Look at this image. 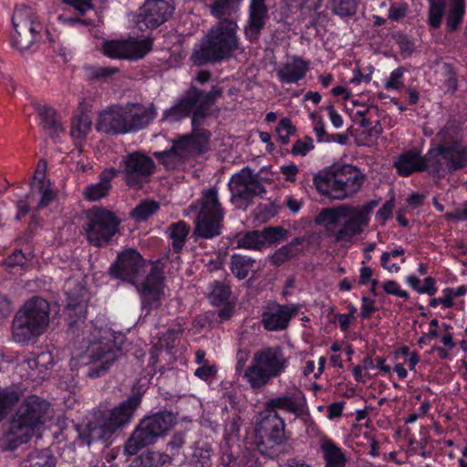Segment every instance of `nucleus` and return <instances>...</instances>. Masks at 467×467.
I'll use <instances>...</instances> for the list:
<instances>
[{
    "instance_id": "e2e57ef3",
    "label": "nucleus",
    "mask_w": 467,
    "mask_h": 467,
    "mask_svg": "<svg viewBox=\"0 0 467 467\" xmlns=\"http://www.w3.org/2000/svg\"><path fill=\"white\" fill-rule=\"evenodd\" d=\"M393 209H394L393 201H388L378 211L377 217L379 218V220H380L382 222V223H384L388 219H389L392 216Z\"/></svg>"
},
{
    "instance_id": "2eb2a0df",
    "label": "nucleus",
    "mask_w": 467,
    "mask_h": 467,
    "mask_svg": "<svg viewBox=\"0 0 467 467\" xmlns=\"http://www.w3.org/2000/svg\"><path fill=\"white\" fill-rule=\"evenodd\" d=\"M120 166L123 179L132 188H140L150 181L154 171V161L141 152H132L123 157Z\"/></svg>"
},
{
    "instance_id": "c03bdc74",
    "label": "nucleus",
    "mask_w": 467,
    "mask_h": 467,
    "mask_svg": "<svg viewBox=\"0 0 467 467\" xmlns=\"http://www.w3.org/2000/svg\"><path fill=\"white\" fill-rule=\"evenodd\" d=\"M26 467H55V459L48 450L34 451L27 460Z\"/></svg>"
},
{
    "instance_id": "8fccbe9b",
    "label": "nucleus",
    "mask_w": 467,
    "mask_h": 467,
    "mask_svg": "<svg viewBox=\"0 0 467 467\" xmlns=\"http://www.w3.org/2000/svg\"><path fill=\"white\" fill-rule=\"evenodd\" d=\"M295 131L296 128L287 118L282 119L276 127L278 139L284 145L288 143L290 137L295 133Z\"/></svg>"
},
{
    "instance_id": "7c9ffc66",
    "label": "nucleus",
    "mask_w": 467,
    "mask_h": 467,
    "mask_svg": "<svg viewBox=\"0 0 467 467\" xmlns=\"http://www.w3.org/2000/svg\"><path fill=\"white\" fill-rule=\"evenodd\" d=\"M33 107L40 117L41 124L48 136L54 138L64 131L57 111L53 108L38 102H34Z\"/></svg>"
},
{
    "instance_id": "412c9836",
    "label": "nucleus",
    "mask_w": 467,
    "mask_h": 467,
    "mask_svg": "<svg viewBox=\"0 0 467 467\" xmlns=\"http://www.w3.org/2000/svg\"><path fill=\"white\" fill-rule=\"evenodd\" d=\"M306 399L303 392L296 387L293 386L285 393L269 399L265 402V410L277 412L283 410L290 414H300L305 407Z\"/></svg>"
},
{
    "instance_id": "2f4dec72",
    "label": "nucleus",
    "mask_w": 467,
    "mask_h": 467,
    "mask_svg": "<svg viewBox=\"0 0 467 467\" xmlns=\"http://www.w3.org/2000/svg\"><path fill=\"white\" fill-rule=\"evenodd\" d=\"M445 22L447 31H456L463 21L465 0H446Z\"/></svg>"
},
{
    "instance_id": "c85d7f7f",
    "label": "nucleus",
    "mask_w": 467,
    "mask_h": 467,
    "mask_svg": "<svg viewBox=\"0 0 467 467\" xmlns=\"http://www.w3.org/2000/svg\"><path fill=\"white\" fill-rule=\"evenodd\" d=\"M117 170L108 169L104 170L99 174V181L96 183H91L83 191V196L87 201L98 202L106 197L111 188V181L116 176Z\"/></svg>"
},
{
    "instance_id": "052dcab7",
    "label": "nucleus",
    "mask_w": 467,
    "mask_h": 467,
    "mask_svg": "<svg viewBox=\"0 0 467 467\" xmlns=\"http://www.w3.org/2000/svg\"><path fill=\"white\" fill-rule=\"evenodd\" d=\"M5 262L10 267L24 266L27 262V258L21 250H15Z\"/></svg>"
},
{
    "instance_id": "603ef678",
    "label": "nucleus",
    "mask_w": 467,
    "mask_h": 467,
    "mask_svg": "<svg viewBox=\"0 0 467 467\" xmlns=\"http://www.w3.org/2000/svg\"><path fill=\"white\" fill-rule=\"evenodd\" d=\"M314 149L313 139L306 136L303 140H297L293 145L291 152L294 155L306 156L310 150Z\"/></svg>"
},
{
    "instance_id": "4468645a",
    "label": "nucleus",
    "mask_w": 467,
    "mask_h": 467,
    "mask_svg": "<svg viewBox=\"0 0 467 467\" xmlns=\"http://www.w3.org/2000/svg\"><path fill=\"white\" fill-rule=\"evenodd\" d=\"M12 24L15 28L11 36L12 46L20 52L30 49L43 30L37 15L26 5H17L15 8Z\"/></svg>"
},
{
    "instance_id": "c9c22d12",
    "label": "nucleus",
    "mask_w": 467,
    "mask_h": 467,
    "mask_svg": "<svg viewBox=\"0 0 467 467\" xmlns=\"http://www.w3.org/2000/svg\"><path fill=\"white\" fill-rule=\"evenodd\" d=\"M255 261L249 256L234 254L231 256V271L239 280L244 279L253 269Z\"/></svg>"
},
{
    "instance_id": "ea45409f",
    "label": "nucleus",
    "mask_w": 467,
    "mask_h": 467,
    "mask_svg": "<svg viewBox=\"0 0 467 467\" xmlns=\"http://www.w3.org/2000/svg\"><path fill=\"white\" fill-rule=\"evenodd\" d=\"M451 150L447 155L451 160L452 171L460 170L467 166V145L462 146L459 143L451 145Z\"/></svg>"
},
{
    "instance_id": "cd10ccee",
    "label": "nucleus",
    "mask_w": 467,
    "mask_h": 467,
    "mask_svg": "<svg viewBox=\"0 0 467 467\" xmlns=\"http://www.w3.org/2000/svg\"><path fill=\"white\" fill-rule=\"evenodd\" d=\"M423 156L416 150L402 152L394 162V167L400 175L407 177L412 173L424 171Z\"/></svg>"
},
{
    "instance_id": "39448f33",
    "label": "nucleus",
    "mask_w": 467,
    "mask_h": 467,
    "mask_svg": "<svg viewBox=\"0 0 467 467\" xmlns=\"http://www.w3.org/2000/svg\"><path fill=\"white\" fill-rule=\"evenodd\" d=\"M142 394L143 391L133 393L114 409L100 412L85 425H78L76 429L79 438L88 445L96 441L109 439L130 422L134 411L140 405Z\"/></svg>"
},
{
    "instance_id": "49530a36",
    "label": "nucleus",
    "mask_w": 467,
    "mask_h": 467,
    "mask_svg": "<svg viewBox=\"0 0 467 467\" xmlns=\"http://www.w3.org/2000/svg\"><path fill=\"white\" fill-rule=\"evenodd\" d=\"M333 12L339 16H349L356 13L357 0H332Z\"/></svg>"
},
{
    "instance_id": "5701e85b",
    "label": "nucleus",
    "mask_w": 467,
    "mask_h": 467,
    "mask_svg": "<svg viewBox=\"0 0 467 467\" xmlns=\"http://www.w3.org/2000/svg\"><path fill=\"white\" fill-rule=\"evenodd\" d=\"M54 364L55 358L53 354L47 350L26 358L19 365V368L21 370L29 369L26 376V379H30L33 381H38L46 379L47 372L53 368Z\"/></svg>"
},
{
    "instance_id": "c756f323",
    "label": "nucleus",
    "mask_w": 467,
    "mask_h": 467,
    "mask_svg": "<svg viewBox=\"0 0 467 467\" xmlns=\"http://www.w3.org/2000/svg\"><path fill=\"white\" fill-rule=\"evenodd\" d=\"M451 150V145H440L436 148L429 150L425 156H423L424 171L429 169L430 172L438 173L446 167L448 170L452 171L451 166V160L447 156L448 152Z\"/></svg>"
},
{
    "instance_id": "6e6d98bb",
    "label": "nucleus",
    "mask_w": 467,
    "mask_h": 467,
    "mask_svg": "<svg viewBox=\"0 0 467 467\" xmlns=\"http://www.w3.org/2000/svg\"><path fill=\"white\" fill-rule=\"evenodd\" d=\"M404 74V69L402 67H398L394 69L389 78L385 81L384 87L387 90L390 89H398L402 86L401 78Z\"/></svg>"
},
{
    "instance_id": "7ed1b4c3",
    "label": "nucleus",
    "mask_w": 467,
    "mask_h": 467,
    "mask_svg": "<svg viewBox=\"0 0 467 467\" xmlns=\"http://www.w3.org/2000/svg\"><path fill=\"white\" fill-rule=\"evenodd\" d=\"M377 204L372 201L359 207L340 204L323 208L316 216L315 223L323 226L337 243H351L368 225L369 215Z\"/></svg>"
},
{
    "instance_id": "09e8293b",
    "label": "nucleus",
    "mask_w": 467,
    "mask_h": 467,
    "mask_svg": "<svg viewBox=\"0 0 467 467\" xmlns=\"http://www.w3.org/2000/svg\"><path fill=\"white\" fill-rule=\"evenodd\" d=\"M404 249L397 248L389 252H384L381 254V266L389 273H398L400 270L399 264H389L390 258H396L404 254Z\"/></svg>"
},
{
    "instance_id": "0eeeda50",
    "label": "nucleus",
    "mask_w": 467,
    "mask_h": 467,
    "mask_svg": "<svg viewBox=\"0 0 467 467\" xmlns=\"http://www.w3.org/2000/svg\"><path fill=\"white\" fill-rule=\"evenodd\" d=\"M290 358L280 346H268L254 353L243 378L253 390H260L283 375L288 368Z\"/></svg>"
},
{
    "instance_id": "4d7b16f0",
    "label": "nucleus",
    "mask_w": 467,
    "mask_h": 467,
    "mask_svg": "<svg viewBox=\"0 0 467 467\" xmlns=\"http://www.w3.org/2000/svg\"><path fill=\"white\" fill-rule=\"evenodd\" d=\"M383 290L389 295H394L398 297L407 299L409 294L407 291L401 289L399 283L394 280H388L382 284Z\"/></svg>"
},
{
    "instance_id": "864d4df0",
    "label": "nucleus",
    "mask_w": 467,
    "mask_h": 467,
    "mask_svg": "<svg viewBox=\"0 0 467 467\" xmlns=\"http://www.w3.org/2000/svg\"><path fill=\"white\" fill-rule=\"evenodd\" d=\"M310 118L314 120V132L319 142L331 141L330 136L327 134L325 123L323 119L315 113L310 114Z\"/></svg>"
},
{
    "instance_id": "774afa93",
    "label": "nucleus",
    "mask_w": 467,
    "mask_h": 467,
    "mask_svg": "<svg viewBox=\"0 0 467 467\" xmlns=\"http://www.w3.org/2000/svg\"><path fill=\"white\" fill-rule=\"evenodd\" d=\"M436 291L435 279L432 277H426L423 285H420V289H419L420 294H427L429 296L435 295Z\"/></svg>"
},
{
    "instance_id": "6ab92c4d",
    "label": "nucleus",
    "mask_w": 467,
    "mask_h": 467,
    "mask_svg": "<svg viewBox=\"0 0 467 467\" xmlns=\"http://www.w3.org/2000/svg\"><path fill=\"white\" fill-rule=\"evenodd\" d=\"M298 307L293 304L269 303L263 307L262 324L267 331H281L288 327Z\"/></svg>"
},
{
    "instance_id": "13d9d810",
    "label": "nucleus",
    "mask_w": 467,
    "mask_h": 467,
    "mask_svg": "<svg viewBox=\"0 0 467 467\" xmlns=\"http://www.w3.org/2000/svg\"><path fill=\"white\" fill-rule=\"evenodd\" d=\"M458 134V127L454 121H449L443 127V129L439 132V136L442 142H448L450 140H453Z\"/></svg>"
},
{
    "instance_id": "37998d69",
    "label": "nucleus",
    "mask_w": 467,
    "mask_h": 467,
    "mask_svg": "<svg viewBox=\"0 0 467 467\" xmlns=\"http://www.w3.org/2000/svg\"><path fill=\"white\" fill-rule=\"evenodd\" d=\"M50 182L44 179L38 180V185L32 186V192L36 191L40 196L37 209H43L54 199V192L50 187Z\"/></svg>"
},
{
    "instance_id": "f3484780",
    "label": "nucleus",
    "mask_w": 467,
    "mask_h": 467,
    "mask_svg": "<svg viewBox=\"0 0 467 467\" xmlns=\"http://www.w3.org/2000/svg\"><path fill=\"white\" fill-rule=\"evenodd\" d=\"M232 193V202H248L255 196L265 192V189L259 182L257 175L248 167L243 168L234 174L228 183Z\"/></svg>"
},
{
    "instance_id": "dca6fc26",
    "label": "nucleus",
    "mask_w": 467,
    "mask_h": 467,
    "mask_svg": "<svg viewBox=\"0 0 467 467\" xmlns=\"http://www.w3.org/2000/svg\"><path fill=\"white\" fill-rule=\"evenodd\" d=\"M152 47L150 38L126 40H110L103 45L104 54L112 58L138 60L144 57Z\"/></svg>"
},
{
    "instance_id": "473e14b6",
    "label": "nucleus",
    "mask_w": 467,
    "mask_h": 467,
    "mask_svg": "<svg viewBox=\"0 0 467 467\" xmlns=\"http://www.w3.org/2000/svg\"><path fill=\"white\" fill-rule=\"evenodd\" d=\"M320 448L326 462L325 467H345L347 462L346 455L331 440L323 439L320 441Z\"/></svg>"
},
{
    "instance_id": "a18cd8bd",
    "label": "nucleus",
    "mask_w": 467,
    "mask_h": 467,
    "mask_svg": "<svg viewBox=\"0 0 467 467\" xmlns=\"http://www.w3.org/2000/svg\"><path fill=\"white\" fill-rule=\"evenodd\" d=\"M262 234L263 247L265 244H275L284 241L286 237V230L283 227H267L260 232Z\"/></svg>"
},
{
    "instance_id": "393cba45",
    "label": "nucleus",
    "mask_w": 467,
    "mask_h": 467,
    "mask_svg": "<svg viewBox=\"0 0 467 467\" xmlns=\"http://www.w3.org/2000/svg\"><path fill=\"white\" fill-rule=\"evenodd\" d=\"M67 311L70 318L69 328L76 334L84 323L87 312V292L79 286L77 293H67Z\"/></svg>"
},
{
    "instance_id": "e433bc0d",
    "label": "nucleus",
    "mask_w": 467,
    "mask_h": 467,
    "mask_svg": "<svg viewBox=\"0 0 467 467\" xmlns=\"http://www.w3.org/2000/svg\"><path fill=\"white\" fill-rule=\"evenodd\" d=\"M262 234L259 231H251L240 234L236 238L237 248L261 250L263 248Z\"/></svg>"
},
{
    "instance_id": "4be33fe9",
    "label": "nucleus",
    "mask_w": 467,
    "mask_h": 467,
    "mask_svg": "<svg viewBox=\"0 0 467 467\" xmlns=\"http://www.w3.org/2000/svg\"><path fill=\"white\" fill-rule=\"evenodd\" d=\"M125 129L127 133L146 128L155 118L156 111L153 106L145 107L141 104H127L122 106Z\"/></svg>"
},
{
    "instance_id": "20e7f679",
    "label": "nucleus",
    "mask_w": 467,
    "mask_h": 467,
    "mask_svg": "<svg viewBox=\"0 0 467 467\" xmlns=\"http://www.w3.org/2000/svg\"><path fill=\"white\" fill-rule=\"evenodd\" d=\"M82 339L87 344L86 353L92 364L88 371L89 378L103 375L122 355L123 336L107 326L86 325Z\"/></svg>"
},
{
    "instance_id": "58836bf2",
    "label": "nucleus",
    "mask_w": 467,
    "mask_h": 467,
    "mask_svg": "<svg viewBox=\"0 0 467 467\" xmlns=\"http://www.w3.org/2000/svg\"><path fill=\"white\" fill-rule=\"evenodd\" d=\"M160 205L152 200H146L138 204L130 213L131 217L137 222L146 221L152 214L157 213Z\"/></svg>"
},
{
    "instance_id": "9d476101",
    "label": "nucleus",
    "mask_w": 467,
    "mask_h": 467,
    "mask_svg": "<svg viewBox=\"0 0 467 467\" xmlns=\"http://www.w3.org/2000/svg\"><path fill=\"white\" fill-rule=\"evenodd\" d=\"M42 422L39 399L36 396H30L0 436V451H14L27 442L35 428Z\"/></svg>"
},
{
    "instance_id": "3c124183",
    "label": "nucleus",
    "mask_w": 467,
    "mask_h": 467,
    "mask_svg": "<svg viewBox=\"0 0 467 467\" xmlns=\"http://www.w3.org/2000/svg\"><path fill=\"white\" fill-rule=\"evenodd\" d=\"M212 447L207 443L197 446L194 450L193 456L201 463L202 467H210V460L212 456Z\"/></svg>"
},
{
    "instance_id": "680f3d73",
    "label": "nucleus",
    "mask_w": 467,
    "mask_h": 467,
    "mask_svg": "<svg viewBox=\"0 0 467 467\" xmlns=\"http://www.w3.org/2000/svg\"><path fill=\"white\" fill-rule=\"evenodd\" d=\"M407 10L406 5H391L389 9V18L392 21H399L406 16Z\"/></svg>"
},
{
    "instance_id": "423d86ee",
    "label": "nucleus",
    "mask_w": 467,
    "mask_h": 467,
    "mask_svg": "<svg viewBox=\"0 0 467 467\" xmlns=\"http://www.w3.org/2000/svg\"><path fill=\"white\" fill-rule=\"evenodd\" d=\"M237 24L224 19L213 25L203 38L199 49L194 50L192 60L201 66L229 57L238 49Z\"/></svg>"
},
{
    "instance_id": "69168bd1",
    "label": "nucleus",
    "mask_w": 467,
    "mask_h": 467,
    "mask_svg": "<svg viewBox=\"0 0 467 467\" xmlns=\"http://www.w3.org/2000/svg\"><path fill=\"white\" fill-rule=\"evenodd\" d=\"M375 311L374 300L366 296L362 297V306L360 307V316L362 318H368Z\"/></svg>"
},
{
    "instance_id": "0e129e2a",
    "label": "nucleus",
    "mask_w": 467,
    "mask_h": 467,
    "mask_svg": "<svg viewBox=\"0 0 467 467\" xmlns=\"http://www.w3.org/2000/svg\"><path fill=\"white\" fill-rule=\"evenodd\" d=\"M185 443L183 434L176 433L172 436L171 441L168 442V447L171 450L172 455L178 454L179 451L182 448Z\"/></svg>"
},
{
    "instance_id": "9b49d317",
    "label": "nucleus",
    "mask_w": 467,
    "mask_h": 467,
    "mask_svg": "<svg viewBox=\"0 0 467 467\" xmlns=\"http://www.w3.org/2000/svg\"><path fill=\"white\" fill-rule=\"evenodd\" d=\"M176 423V417L169 411H161L142 419L127 440L124 451L129 456L136 455L143 448L154 444Z\"/></svg>"
},
{
    "instance_id": "1a4fd4ad",
    "label": "nucleus",
    "mask_w": 467,
    "mask_h": 467,
    "mask_svg": "<svg viewBox=\"0 0 467 467\" xmlns=\"http://www.w3.org/2000/svg\"><path fill=\"white\" fill-rule=\"evenodd\" d=\"M49 304L42 297H33L16 313L12 324V337L26 344L41 336L49 325Z\"/></svg>"
},
{
    "instance_id": "bb28decb",
    "label": "nucleus",
    "mask_w": 467,
    "mask_h": 467,
    "mask_svg": "<svg viewBox=\"0 0 467 467\" xmlns=\"http://www.w3.org/2000/svg\"><path fill=\"white\" fill-rule=\"evenodd\" d=\"M265 0H251L249 5V20L245 27V35L250 40L257 39L267 19Z\"/></svg>"
},
{
    "instance_id": "de8ad7c7",
    "label": "nucleus",
    "mask_w": 467,
    "mask_h": 467,
    "mask_svg": "<svg viewBox=\"0 0 467 467\" xmlns=\"http://www.w3.org/2000/svg\"><path fill=\"white\" fill-rule=\"evenodd\" d=\"M91 128V120L87 116H81L73 122L71 136L76 140H82Z\"/></svg>"
},
{
    "instance_id": "5fc2aeb1",
    "label": "nucleus",
    "mask_w": 467,
    "mask_h": 467,
    "mask_svg": "<svg viewBox=\"0 0 467 467\" xmlns=\"http://www.w3.org/2000/svg\"><path fill=\"white\" fill-rule=\"evenodd\" d=\"M293 255V245H284L276 250L271 256V262L275 265H281Z\"/></svg>"
},
{
    "instance_id": "79ce46f5",
    "label": "nucleus",
    "mask_w": 467,
    "mask_h": 467,
    "mask_svg": "<svg viewBox=\"0 0 467 467\" xmlns=\"http://www.w3.org/2000/svg\"><path fill=\"white\" fill-rule=\"evenodd\" d=\"M141 467H162L171 462V457L160 451H148L140 457Z\"/></svg>"
},
{
    "instance_id": "aec40b11",
    "label": "nucleus",
    "mask_w": 467,
    "mask_h": 467,
    "mask_svg": "<svg viewBox=\"0 0 467 467\" xmlns=\"http://www.w3.org/2000/svg\"><path fill=\"white\" fill-rule=\"evenodd\" d=\"M173 6L165 0H148L140 7L138 16L140 28H157L166 22L173 13Z\"/></svg>"
},
{
    "instance_id": "a211bd4d",
    "label": "nucleus",
    "mask_w": 467,
    "mask_h": 467,
    "mask_svg": "<svg viewBox=\"0 0 467 467\" xmlns=\"http://www.w3.org/2000/svg\"><path fill=\"white\" fill-rule=\"evenodd\" d=\"M285 420L277 412L265 410L260 414L255 431L263 444L281 445L286 441Z\"/></svg>"
},
{
    "instance_id": "a19ab883",
    "label": "nucleus",
    "mask_w": 467,
    "mask_h": 467,
    "mask_svg": "<svg viewBox=\"0 0 467 467\" xmlns=\"http://www.w3.org/2000/svg\"><path fill=\"white\" fill-rule=\"evenodd\" d=\"M209 294V299L213 305H221L228 301L231 296L230 286L219 281H214Z\"/></svg>"
},
{
    "instance_id": "72a5a7b5",
    "label": "nucleus",
    "mask_w": 467,
    "mask_h": 467,
    "mask_svg": "<svg viewBox=\"0 0 467 467\" xmlns=\"http://www.w3.org/2000/svg\"><path fill=\"white\" fill-rule=\"evenodd\" d=\"M243 1L244 0H214L207 6L213 16L223 21L228 19L229 16L236 12Z\"/></svg>"
},
{
    "instance_id": "ddd939ff",
    "label": "nucleus",
    "mask_w": 467,
    "mask_h": 467,
    "mask_svg": "<svg viewBox=\"0 0 467 467\" xmlns=\"http://www.w3.org/2000/svg\"><path fill=\"white\" fill-rule=\"evenodd\" d=\"M200 211L194 220V234L202 238L211 239L221 234L224 210L219 201L215 187L204 190L198 201Z\"/></svg>"
},
{
    "instance_id": "a878e982",
    "label": "nucleus",
    "mask_w": 467,
    "mask_h": 467,
    "mask_svg": "<svg viewBox=\"0 0 467 467\" xmlns=\"http://www.w3.org/2000/svg\"><path fill=\"white\" fill-rule=\"evenodd\" d=\"M97 129L105 133H127L122 106H114L100 113Z\"/></svg>"
},
{
    "instance_id": "f257e3e1",
    "label": "nucleus",
    "mask_w": 467,
    "mask_h": 467,
    "mask_svg": "<svg viewBox=\"0 0 467 467\" xmlns=\"http://www.w3.org/2000/svg\"><path fill=\"white\" fill-rule=\"evenodd\" d=\"M208 112L202 90L191 87L185 91L178 102L164 112L163 119L172 122L192 113V133L177 140L170 150L162 152L161 155L182 162L191 156L203 152L208 146L210 132L200 128V125Z\"/></svg>"
},
{
    "instance_id": "bf43d9fd",
    "label": "nucleus",
    "mask_w": 467,
    "mask_h": 467,
    "mask_svg": "<svg viewBox=\"0 0 467 467\" xmlns=\"http://www.w3.org/2000/svg\"><path fill=\"white\" fill-rule=\"evenodd\" d=\"M216 371L215 366L203 364L195 369L194 375L200 379L207 381L215 376Z\"/></svg>"
},
{
    "instance_id": "f03ea898",
    "label": "nucleus",
    "mask_w": 467,
    "mask_h": 467,
    "mask_svg": "<svg viewBox=\"0 0 467 467\" xmlns=\"http://www.w3.org/2000/svg\"><path fill=\"white\" fill-rule=\"evenodd\" d=\"M109 274L133 285L141 296L144 308L152 309L161 305L164 296V275L160 262L147 264L137 250L129 248L118 254Z\"/></svg>"
},
{
    "instance_id": "6e6552de",
    "label": "nucleus",
    "mask_w": 467,
    "mask_h": 467,
    "mask_svg": "<svg viewBox=\"0 0 467 467\" xmlns=\"http://www.w3.org/2000/svg\"><path fill=\"white\" fill-rule=\"evenodd\" d=\"M313 182L320 194L342 201L360 190L364 176L353 165H333L315 175Z\"/></svg>"
},
{
    "instance_id": "f704fd0d",
    "label": "nucleus",
    "mask_w": 467,
    "mask_h": 467,
    "mask_svg": "<svg viewBox=\"0 0 467 467\" xmlns=\"http://www.w3.org/2000/svg\"><path fill=\"white\" fill-rule=\"evenodd\" d=\"M190 232V226L183 221L172 223L169 227V235L171 239V247L175 254H178L183 248L186 237Z\"/></svg>"
},
{
    "instance_id": "b1692460",
    "label": "nucleus",
    "mask_w": 467,
    "mask_h": 467,
    "mask_svg": "<svg viewBox=\"0 0 467 467\" xmlns=\"http://www.w3.org/2000/svg\"><path fill=\"white\" fill-rule=\"evenodd\" d=\"M310 64L298 56H293L276 69V76L282 84H296L304 79Z\"/></svg>"
},
{
    "instance_id": "4c0bfd02",
    "label": "nucleus",
    "mask_w": 467,
    "mask_h": 467,
    "mask_svg": "<svg viewBox=\"0 0 467 467\" xmlns=\"http://www.w3.org/2000/svg\"><path fill=\"white\" fill-rule=\"evenodd\" d=\"M446 3L444 0H431L428 9V24L431 28L441 27V20L445 15Z\"/></svg>"
},
{
    "instance_id": "f8f14e48",
    "label": "nucleus",
    "mask_w": 467,
    "mask_h": 467,
    "mask_svg": "<svg viewBox=\"0 0 467 467\" xmlns=\"http://www.w3.org/2000/svg\"><path fill=\"white\" fill-rule=\"evenodd\" d=\"M121 220L103 206H93L85 211L83 231L87 241L95 247L109 245L119 233Z\"/></svg>"
},
{
    "instance_id": "338daca9",
    "label": "nucleus",
    "mask_w": 467,
    "mask_h": 467,
    "mask_svg": "<svg viewBox=\"0 0 467 467\" xmlns=\"http://www.w3.org/2000/svg\"><path fill=\"white\" fill-rule=\"evenodd\" d=\"M67 4L72 5L81 15L92 8V5L88 0H64Z\"/></svg>"
}]
</instances>
